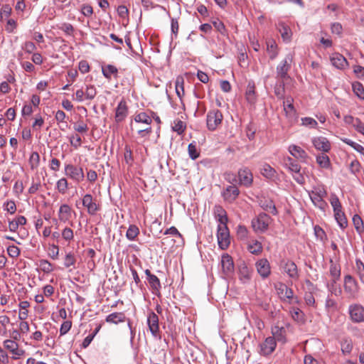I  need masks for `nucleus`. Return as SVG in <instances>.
Wrapping results in <instances>:
<instances>
[{"label": "nucleus", "instance_id": "1", "mask_svg": "<svg viewBox=\"0 0 364 364\" xmlns=\"http://www.w3.org/2000/svg\"><path fill=\"white\" fill-rule=\"evenodd\" d=\"M309 196L313 204L321 210H325L328 207V203L324 198L327 196V191L325 186L318 184L313 186L311 191H308Z\"/></svg>", "mask_w": 364, "mask_h": 364}, {"label": "nucleus", "instance_id": "2", "mask_svg": "<svg viewBox=\"0 0 364 364\" xmlns=\"http://www.w3.org/2000/svg\"><path fill=\"white\" fill-rule=\"evenodd\" d=\"M15 336H13V339H6L3 342L4 348L8 350L12 355L13 360L19 359L25 353V350L19 348L18 343L16 341L18 339L19 333L14 331Z\"/></svg>", "mask_w": 364, "mask_h": 364}, {"label": "nucleus", "instance_id": "3", "mask_svg": "<svg viewBox=\"0 0 364 364\" xmlns=\"http://www.w3.org/2000/svg\"><path fill=\"white\" fill-rule=\"evenodd\" d=\"M271 220L268 215L262 213L252 220V228L257 233L264 232L268 230Z\"/></svg>", "mask_w": 364, "mask_h": 364}, {"label": "nucleus", "instance_id": "4", "mask_svg": "<svg viewBox=\"0 0 364 364\" xmlns=\"http://www.w3.org/2000/svg\"><path fill=\"white\" fill-rule=\"evenodd\" d=\"M293 61V54H287L277 67V78L284 81L287 80L289 76L288 72L291 68V64Z\"/></svg>", "mask_w": 364, "mask_h": 364}, {"label": "nucleus", "instance_id": "5", "mask_svg": "<svg viewBox=\"0 0 364 364\" xmlns=\"http://www.w3.org/2000/svg\"><path fill=\"white\" fill-rule=\"evenodd\" d=\"M329 277L331 279L326 282V287L329 291L336 293L335 284L341 277V267L332 259L330 260Z\"/></svg>", "mask_w": 364, "mask_h": 364}, {"label": "nucleus", "instance_id": "6", "mask_svg": "<svg viewBox=\"0 0 364 364\" xmlns=\"http://www.w3.org/2000/svg\"><path fill=\"white\" fill-rule=\"evenodd\" d=\"M223 116L222 112L218 109L210 110L206 116V125L210 131L216 130L222 124Z\"/></svg>", "mask_w": 364, "mask_h": 364}, {"label": "nucleus", "instance_id": "7", "mask_svg": "<svg viewBox=\"0 0 364 364\" xmlns=\"http://www.w3.org/2000/svg\"><path fill=\"white\" fill-rule=\"evenodd\" d=\"M218 242L222 250H226L230 244V232L227 225H218Z\"/></svg>", "mask_w": 364, "mask_h": 364}, {"label": "nucleus", "instance_id": "8", "mask_svg": "<svg viewBox=\"0 0 364 364\" xmlns=\"http://www.w3.org/2000/svg\"><path fill=\"white\" fill-rule=\"evenodd\" d=\"M65 175L77 183L83 181L85 178L82 168L71 164H65Z\"/></svg>", "mask_w": 364, "mask_h": 364}, {"label": "nucleus", "instance_id": "9", "mask_svg": "<svg viewBox=\"0 0 364 364\" xmlns=\"http://www.w3.org/2000/svg\"><path fill=\"white\" fill-rule=\"evenodd\" d=\"M82 205L87 209V212L90 215H95L100 210V205L97 203V200L91 194H85L82 200Z\"/></svg>", "mask_w": 364, "mask_h": 364}, {"label": "nucleus", "instance_id": "10", "mask_svg": "<svg viewBox=\"0 0 364 364\" xmlns=\"http://www.w3.org/2000/svg\"><path fill=\"white\" fill-rule=\"evenodd\" d=\"M348 314L353 323L364 321V307L360 304H350L348 307Z\"/></svg>", "mask_w": 364, "mask_h": 364}, {"label": "nucleus", "instance_id": "11", "mask_svg": "<svg viewBox=\"0 0 364 364\" xmlns=\"http://www.w3.org/2000/svg\"><path fill=\"white\" fill-rule=\"evenodd\" d=\"M281 267L284 269V272L294 280L299 279V272L296 264L289 259L282 260L281 262Z\"/></svg>", "mask_w": 364, "mask_h": 364}, {"label": "nucleus", "instance_id": "12", "mask_svg": "<svg viewBox=\"0 0 364 364\" xmlns=\"http://www.w3.org/2000/svg\"><path fill=\"white\" fill-rule=\"evenodd\" d=\"M277 346V342L275 338L267 337L262 343L259 345V353L262 355H269L272 354Z\"/></svg>", "mask_w": 364, "mask_h": 364}, {"label": "nucleus", "instance_id": "13", "mask_svg": "<svg viewBox=\"0 0 364 364\" xmlns=\"http://www.w3.org/2000/svg\"><path fill=\"white\" fill-rule=\"evenodd\" d=\"M147 324L152 336L155 338H160L159 316L154 312L149 314Z\"/></svg>", "mask_w": 364, "mask_h": 364}, {"label": "nucleus", "instance_id": "14", "mask_svg": "<svg viewBox=\"0 0 364 364\" xmlns=\"http://www.w3.org/2000/svg\"><path fill=\"white\" fill-rule=\"evenodd\" d=\"M144 272L146 275L147 281L152 289L153 294L159 296L161 294L160 289L161 288L159 279L156 275L151 274L149 269H146Z\"/></svg>", "mask_w": 364, "mask_h": 364}, {"label": "nucleus", "instance_id": "15", "mask_svg": "<svg viewBox=\"0 0 364 364\" xmlns=\"http://www.w3.org/2000/svg\"><path fill=\"white\" fill-rule=\"evenodd\" d=\"M238 178L240 183L246 187H249L253 182V176L251 171L247 168H242L238 171Z\"/></svg>", "mask_w": 364, "mask_h": 364}, {"label": "nucleus", "instance_id": "16", "mask_svg": "<svg viewBox=\"0 0 364 364\" xmlns=\"http://www.w3.org/2000/svg\"><path fill=\"white\" fill-rule=\"evenodd\" d=\"M277 290L281 299L284 301L286 299H294V292L292 289L289 288L284 284H279L277 287ZM294 302L298 303L297 298L294 299Z\"/></svg>", "mask_w": 364, "mask_h": 364}, {"label": "nucleus", "instance_id": "17", "mask_svg": "<svg viewBox=\"0 0 364 364\" xmlns=\"http://www.w3.org/2000/svg\"><path fill=\"white\" fill-rule=\"evenodd\" d=\"M255 265L257 272L262 278L264 279L269 277L271 272V268L269 262L267 259H259Z\"/></svg>", "mask_w": 364, "mask_h": 364}, {"label": "nucleus", "instance_id": "18", "mask_svg": "<svg viewBox=\"0 0 364 364\" xmlns=\"http://www.w3.org/2000/svg\"><path fill=\"white\" fill-rule=\"evenodd\" d=\"M240 194V191L235 185L228 186L223 192V196L225 201L232 203Z\"/></svg>", "mask_w": 364, "mask_h": 364}, {"label": "nucleus", "instance_id": "19", "mask_svg": "<svg viewBox=\"0 0 364 364\" xmlns=\"http://www.w3.org/2000/svg\"><path fill=\"white\" fill-rule=\"evenodd\" d=\"M221 266L223 273L229 276L234 272V263L232 258L228 254H224L221 258Z\"/></svg>", "mask_w": 364, "mask_h": 364}, {"label": "nucleus", "instance_id": "20", "mask_svg": "<svg viewBox=\"0 0 364 364\" xmlns=\"http://www.w3.org/2000/svg\"><path fill=\"white\" fill-rule=\"evenodd\" d=\"M345 291L354 296L358 291V282L351 275H346L344 277Z\"/></svg>", "mask_w": 364, "mask_h": 364}, {"label": "nucleus", "instance_id": "21", "mask_svg": "<svg viewBox=\"0 0 364 364\" xmlns=\"http://www.w3.org/2000/svg\"><path fill=\"white\" fill-rule=\"evenodd\" d=\"M312 143L317 150L328 152L331 149V144L326 137H314L312 139Z\"/></svg>", "mask_w": 364, "mask_h": 364}, {"label": "nucleus", "instance_id": "22", "mask_svg": "<svg viewBox=\"0 0 364 364\" xmlns=\"http://www.w3.org/2000/svg\"><path fill=\"white\" fill-rule=\"evenodd\" d=\"M288 151L293 157L300 160L302 162H306V159H308V154L306 152L299 146L291 144L289 146Z\"/></svg>", "mask_w": 364, "mask_h": 364}, {"label": "nucleus", "instance_id": "23", "mask_svg": "<svg viewBox=\"0 0 364 364\" xmlns=\"http://www.w3.org/2000/svg\"><path fill=\"white\" fill-rule=\"evenodd\" d=\"M331 64L337 69L344 70L348 67L346 58L340 53H334L331 57Z\"/></svg>", "mask_w": 364, "mask_h": 364}, {"label": "nucleus", "instance_id": "24", "mask_svg": "<svg viewBox=\"0 0 364 364\" xmlns=\"http://www.w3.org/2000/svg\"><path fill=\"white\" fill-rule=\"evenodd\" d=\"M128 109L124 100H121L116 108L115 120L117 122L123 121L127 116Z\"/></svg>", "mask_w": 364, "mask_h": 364}, {"label": "nucleus", "instance_id": "25", "mask_svg": "<svg viewBox=\"0 0 364 364\" xmlns=\"http://www.w3.org/2000/svg\"><path fill=\"white\" fill-rule=\"evenodd\" d=\"M214 215L218 221V225H227L228 216L225 209L220 205H215L213 209Z\"/></svg>", "mask_w": 364, "mask_h": 364}, {"label": "nucleus", "instance_id": "26", "mask_svg": "<svg viewBox=\"0 0 364 364\" xmlns=\"http://www.w3.org/2000/svg\"><path fill=\"white\" fill-rule=\"evenodd\" d=\"M27 220L23 215H18L14 219L9 220V229L11 232H16L19 226L26 224Z\"/></svg>", "mask_w": 364, "mask_h": 364}, {"label": "nucleus", "instance_id": "27", "mask_svg": "<svg viewBox=\"0 0 364 364\" xmlns=\"http://www.w3.org/2000/svg\"><path fill=\"white\" fill-rule=\"evenodd\" d=\"M71 218V208L68 204H63L58 210V220L60 222L66 223Z\"/></svg>", "mask_w": 364, "mask_h": 364}, {"label": "nucleus", "instance_id": "28", "mask_svg": "<svg viewBox=\"0 0 364 364\" xmlns=\"http://www.w3.org/2000/svg\"><path fill=\"white\" fill-rule=\"evenodd\" d=\"M282 164L290 173L301 171V166L289 156L283 159Z\"/></svg>", "mask_w": 364, "mask_h": 364}, {"label": "nucleus", "instance_id": "29", "mask_svg": "<svg viewBox=\"0 0 364 364\" xmlns=\"http://www.w3.org/2000/svg\"><path fill=\"white\" fill-rule=\"evenodd\" d=\"M259 204L264 210H267L274 215L277 214L275 205L271 199L263 198L259 200Z\"/></svg>", "mask_w": 364, "mask_h": 364}, {"label": "nucleus", "instance_id": "30", "mask_svg": "<svg viewBox=\"0 0 364 364\" xmlns=\"http://www.w3.org/2000/svg\"><path fill=\"white\" fill-rule=\"evenodd\" d=\"M267 52L271 60H274L278 55V47L275 41L273 39H268L266 41Z\"/></svg>", "mask_w": 364, "mask_h": 364}, {"label": "nucleus", "instance_id": "31", "mask_svg": "<svg viewBox=\"0 0 364 364\" xmlns=\"http://www.w3.org/2000/svg\"><path fill=\"white\" fill-rule=\"evenodd\" d=\"M293 102L294 100L291 97H287L283 102L284 110L288 117H293L296 114Z\"/></svg>", "mask_w": 364, "mask_h": 364}, {"label": "nucleus", "instance_id": "32", "mask_svg": "<svg viewBox=\"0 0 364 364\" xmlns=\"http://www.w3.org/2000/svg\"><path fill=\"white\" fill-rule=\"evenodd\" d=\"M278 31L281 33L284 41L290 42L292 32L287 25L284 24V23H279L278 25Z\"/></svg>", "mask_w": 364, "mask_h": 364}, {"label": "nucleus", "instance_id": "33", "mask_svg": "<svg viewBox=\"0 0 364 364\" xmlns=\"http://www.w3.org/2000/svg\"><path fill=\"white\" fill-rule=\"evenodd\" d=\"M247 249L251 254L258 255L262 252L263 247L260 242L252 240L247 244Z\"/></svg>", "mask_w": 364, "mask_h": 364}, {"label": "nucleus", "instance_id": "34", "mask_svg": "<svg viewBox=\"0 0 364 364\" xmlns=\"http://www.w3.org/2000/svg\"><path fill=\"white\" fill-rule=\"evenodd\" d=\"M105 321L107 323L117 324L121 322H124L126 321V316L122 312H114L109 314Z\"/></svg>", "mask_w": 364, "mask_h": 364}, {"label": "nucleus", "instance_id": "35", "mask_svg": "<svg viewBox=\"0 0 364 364\" xmlns=\"http://www.w3.org/2000/svg\"><path fill=\"white\" fill-rule=\"evenodd\" d=\"M272 337L275 338V341L285 343L286 342V330L284 327L274 326L272 328Z\"/></svg>", "mask_w": 364, "mask_h": 364}, {"label": "nucleus", "instance_id": "36", "mask_svg": "<svg viewBox=\"0 0 364 364\" xmlns=\"http://www.w3.org/2000/svg\"><path fill=\"white\" fill-rule=\"evenodd\" d=\"M102 73L105 78L110 80L112 76L117 77L118 69L112 65H107L102 67Z\"/></svg>", "mask_w": 364, "mask_h": 364}, {"label": "nucleus", "instance_id": "37", "mask_svg": "<svg viewBox=\"0 0 364 364\" xmlns=\"http://www.w3.org/2000/svg\"><path fill=\"white\" fill-rule=\"evenodd\" d=\"M334 218L341 228L344 229L348 225V220L343 210L334 213Z\"/></svg>", "mask_w": 364, "mask_h": 364}, {"label": "nucleus", "instance_id": "38", "mask_svg": "<svg viewBox=\"0 0 364 364\" xmlns=\"http://www.w3.org/2000/svg\"><path fill=\"white\" fill-rule=\"evenodd\" d=\"M184 79L182 76H178L175 82V90L176 95L181 100L184 95Z\"/></svg>", "mask_w": 364, "mask_h": 364}, {"label": "nucleus", "instance_id": "39", "mask_svg": "<svg viewBox=\"0 0 364 364\" xmlns=\"http://www.w3.org/2000/svg\"><path fill=\"white\" fill-rule=\"evenodd\" d=\"M55 189L62 195L66 193L68 189V181L66 178H61L57 181L55 184Z\"/></svg>", "mask_w": 364, "mask_h": 364}, {"label": "nucleus", "instance_id": "40", "mask_svg": "<svg viewBox=\"0 0 364 364\" xmlns=\"http://www.w3.org/2000/svg\"><path fill=\"white\" fill-rule=\"evenodd\" d=\"M239 274L240 279L242 280L244 282L250 280L251 277V271L245 264H243L240 266Z\"/></svg>", "mask_w": 364, "mask_h": 364}, {"label": "nucleus", "instance_id": "41", "mask_svg": "<svg viewBox=\"0 0 364 364\" xmlns=\"http://www.w3.org/2000/svg\"><path fill=\"white\" fill-rule=\"evenodd\" d=\"M134 121L137 123H143L147 125L151 124L152 119L146 112H140L134 116Z\"/></svg>", "mask_w": 364, "mask_h": 364}, {"label": "nucleus", "instance_id": "42", "mask_svg": "<svg viewBox=\"0 0 364 364\" xmlns=\"http://www.w3.org/2000/svg\"><path fill=\"white\" fill-rule=\"evenodd\" d=\"M290 314L294 321L301 323L304 321V314L299 308H291L290 309Z\"/></svg>", "mask_w": 364, "mask_h": 364}, {"label": "nucleus", "instance_id": "43", "mask_svg": "<svg viewBox=\"0 0 364 364\" xmlns=\"http://www.w3.org/2000/svg\"><path fill=\"white\" fill-rule=\"evenodd\" d=\"M246 99L250 104H254L256 101L254 84L249 83L246 91Z\"/></svg>", "mask_w": 364, "mask_h": 364}, {"label": "nucleus", "instance_id": "44", "mask_svg": "<svg viewBox=\"0 0 364 364\" xmlns=\"http://www.w3.org/2000/svg\"><path fill=\"white\" fill-rule=\"evenodd\" d=\"M355 271L362 284H364V263L360 259H355Z\"/></svg>", "mask_w": 364, "mask_h": 364}, {"label": "nucleus", "instance_id": "45", "mask_svg": "<svg viewBox=\"0 0 364 364\" xmlns=\"http://www.w3.org/2000/svg\"><path fill=\"white\" fill-rule=\"evenodd\" d=\"M316 162L320 167L328 168L331 166L329 157L325 154H321L316 156Z\"/></svg>", "mask_w": 364, "mask_h": 364}, {"label": "nucleus", "instance_id": "46", "mask_svg": "<svg viewBox=\"0 0 364 364\" xmlns=\"http://www.w3.org/2000/svg\"><path fill=\"white\" fill-rule=\"evenodd\" d=\"M330 203L333 208V213L342 210V205L338 197L335 193H331L330 197Z\"/></svg>", "mask_w": 364, "mask_h": 364}, {"label": "nucleus", "instance_id": "47", "mask_svg": "<svg viewBox=\"0 0 364 364\" xmlns=\"http://www.w3.org/2000/svg\"><path fill=\"white\" fill-rule=\"evenodd\" d=\"M139 234V228L134 225H129L127 231V233H126V237H127V239L129 240H134L135 238L137 237V235Z\"/></svg>", "mask_w": 364, "mask_h": 364}, {"label": "nucleus", "instance_id": "48", "mask_svg": "<svg viewBox=\"0 0 364 364\" xmlns=\"http://www.w3.org/2000/svg\"><path fill=\"white\" fill-rule=\"evenodd\" d=\"M353 90L355 95L360 100H364V87L360 82H355L352 85Z\"/></svg>", "mask_w": 364, "mask_h": 364}, {"label": "nucleus", "instance_id": "49", "mask_svg": "<svg viewBox=\"0 0 364 364\" xmlns=\"http://www.w3.org/2000/svg\"><path fill=\"white\" fill-rule=\"evenodd\" d=\"M261 173L266 178H272L275 176L276 171L269 164H265L261 169Z\"/></svg>", "mask_w": 364, "mask_h": 364}, {"label": "nucleus", "instance_id": "50", "mask_svg": "<svg viewBox=\"0 0 364 364\" xmlns=\"http://www.w3.org/2000/svg\"><path fill=\"white\" fill-rule=\"evenodd\" d=\"M61 236L65 242L70 243L74 238L73 230L68 227H65L61 232Z\"/></svg>", "mask_w": 364, "mask_h": 364}, {"label": "nucleus", "instance_id": "51", "mask_svg": "<svg viewBox=\"0 0 364 364\" xmlns=\"http://www.w3.org/2000/svg\"><path fill=\"white\" fill-rule=\"evenodd\" d=\"M353 223L355 226L356 231L358 233H361L364 231L363 222L361 218L358 215H354L353 217Z\"/></svg>", "mask_w": 364, "mask_h": 364}, {"label": "nucleus", "instance_id": "52", "mask_svg": "<svg viewBox=\"0 0 364 364\" xmlns=\"http://www.w3.org/2000/svg\"><path fill=\"white\" fill-rule=\"evenodd\" d=\"M55 119L57 121L58 124H63L65 127H68V122L66 119H68V117L65 114V113L62 110H58L55 114Z\"/></svg>", "mask_w": 364, "mask_h": 364}, {"label": "nucleus", "instance_id": "53", "mask_svg": "<svg viewBox=\"0 0 364 364\" xmlns=\"http://www.w3.org/2000/svg\"><path fill=\"white\" fill-rule=\"evenodd\" d=\"M73 129L75 132L81 134L86 133L89 129L87 124L82 120L75 123Z\"/></svg>", "mask_w": 364, "mask_h": 364}, {"label": "nucleus", "instance_id": "54", "mask_svg": "<svg viewBox=\"0 0 364 364\" xmlns=\"http://www.w3.org/2000/svg\"><path fill=\"white\" fill-rule=\"evenodd\" d=\"M97 95V90L94 85H87L85 90V95L86 100H93Z\"/></svg>", "mask_w": 364, "mask_h": 364}, {"label": "nucleus", "instance_id": "55", "mask_svg": "<svg viewBox=\"0 0 364 364\" xmlns=\"http://www.w3.org/2000/svg\"><path fill=\"white\" fill-rule=\"evenodd\" d=\"M40 163V156L37 152L31 153L29 158V164L31 169L36 168Z\"/></svg>", "mask_w": 364, "mask_h": 364}, {"label": "nucleus", "instance_id": "56", "mask_svg": "<svg viewBox=\"0 0 364 364\" xmlns=\"http://www.w3.org/2000/svg\"><path fill=\"white\" fill-rule=\"evenodd\" d=\"M39 267L45 273H50L53 270V264L47 259H41Z\"/></svg>", "mask_w": 364, "mask_h": 364}, {"label": "nucleus", "instance_id": "57", "mask_svg": "<svg viewBox=\"0 0 364 364\" xmlns=\"http://www.w3.org/2000/svg\"><path fill=\"white\" fill-rule=\"evenodd\" d=\"M11 8L9 5H4L0 10V19L1 21L9 18L11 14Z\"/></svg>", "mask_w": 364, "mask_h": 364}, {"label": "nucleus", "instance_id": "58", "mask_svg": "<svg viewBox=\"0 0 364 364\" xmlns=\"http://www.w3.org/2000/svg\"><path fill=\"white\" fill-rule=\"evenodd\" d=\"M76 262V259L74 254L71 252L67 253L64 259V266L68 268L71 266H74Z\"/></svg>", "mask_w": 364, "mask_h": 364}, {"label": "nucleus", "instance_id": "59", "mask_svg": "<svg viewBox=\"0 0 364 364\" xmlns=\"http://www.w3.org/2000/svg\"><path fill=\"white\" fill-rule=\"evenodd\" d=\"M69 141L75 149L79 148L82 144V139L77 134L70 135L69 136Z\"/></svg>", "mask_w": 364, "mask_h": 364}, {"label": "nucleus", "instance_id": "60", "mask_svg": "<svg viewBox=\"0 0 364 364\" xmlns=\"http://www.w3.org/2000/svg\"><path fill=\"white\" fill-rule=\"evenodd\" d=\"M41 188V181L40 178L38 177L36 179H33L31 186L28 188V193L30 194H35Z\"/></svg>", "mask_w": 364, "mask_h": 364}, {"label": "nucleus", "instance_id": "61", "mask_svg": "<svg viewBox=\"0 0 364 364\" xmlns=\"http://www.w3.org/2000/svg\"><path fill=\"white\" fill-rule=\"evenodd\" d=\"M4 210L13 215L16 211V205L14 200H7L4 203Z\"/></svg>", "mask_w": 364, "mask_h": 364}, {"label": "nucleus", "instance_id": "62", "mask_svg": "<svg viewBox=\"0 0 364 364\" xmlns=\"http://www.w3.org/2000/svg\"><path fill=\"white\" fill-rule=\"evenodd\" d=\"M44 124V119L40 114H36L34 118V122L32 124L33 130H40Z\"/></svg>", "mask_w": 364, "mask_h": 364}, {"label": "nucleus", "instance_id": "63", "mask_svg": "<svg viewBox=\"0 0 364 364\" xmlns=\"http://www.w3.org/2000/svg\"><path fill=\"white\" fill-rule=\"evenodd\" d=\"M59 29L63 31L67 36H73L74 28L68 23H63L58 26Z\"/></svg>", "mask_w": 364, "mask_h": 364}, {"label": "nucleus", "instance_id": "64", "mask_svg": "<svg viewBox=\"0 0 364 364\" xmlns=\"http://www.w3.org/2000/svg\"><path fill=\"white\" fill-rule=\"evenodd\" d=\"M237 237L241 240H245L248 237V230L244 225H239L237 229Z\"/></svg>", "mask_w": 364, "mask_h": 364}]
</instances>
